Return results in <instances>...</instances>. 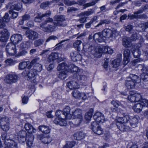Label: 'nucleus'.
Listing matches in <instances>:
<instances>
[{"mask_svg":"<svg viewBox=\"0 0 148 148\" xmlns=\"http://www.w3.org/2000/svg\"><path fill=\"white\" fill-rule=\"evenodd\" d=\"M42 65L39 63L36 64L34 66V69L36 71H41L42 69Z\"/></svg>","mask_w":148,"mask_h":148,"instance_id":"864d4df0","label":"nucleus"},{"mask_svg":"<svg viewBox=\"0 0 148 148\" xmlns=\"http://www.w3.org/2000/svg\"><path fill=\"white\" fill-rule=\"evenodd\" d=\"M34 137V136L31 134L30 136H28L26 138V143L27 145L29 147H31L33 143Z\"/></svg>","mask_w":148,"mask_h":148,"instance_id":"72a5a7b5","label":"nucleus"},{"mask_svg":"<svg viewBox=\"0 0 148 148\" xmlns=\"http://www.w3.org/2000/svg\"><path fill=\"white\" fill-rule=\"evenodd\" d=\"M115 31L109 29H105L102 31V34L106 38H109L114 37Z\"/></svg>","mask_w":148,"mask_h":148,"instance_id":"9d476101","label":"nucleus"},{"mask_svg":"<svg viewBox=\"0 0 148 148\" xmlns=\"http://www.w3.org/2000/svg\"><path fill=\"white\" fill-rule=\"evenodd\" d=\"M85 136L86 134L82 132H77L74 134L75 139L78 140H80L84 139Z\"/></svg>","mask_w":148,"mask_h":148,"instance_id":"aec40b11","label":"nucleus"},{"mask_svg":"<svg viewBox=\"0 0 148 148\" xmlns=\"http://www.w3.org/2000/svg\"><path fill=\"white\" fill-rule=\"evenodd\" d=\"M26 132L25 131L21 130L18 132L17 133V137H21L25 136Z\"/></svg>","mask_w":148,"mask_h":148,"instance_id":"bf43d9fd","label":"nucleus"},{"mask_svg":"<svg viewBox=\"0 0 148 148\" xmlns=\"http://www.w3.org/2000/svg\"><path fill=\"white\" fill-rule=\"evenodd\" d=\"M141 70L142 71H145L146 73H144L141 75V78L145 81H148V67H143Z\"/></svg>","mask_w":148,"mask_h":148,"instance_id":"b1692460","label":"nucleus"},{"mask_svg":"<svg viewBox=\"0 0 148 148\" xmlns=\"http://www.w3.org/2000/svg\"><path fill=\"white\" fill-rule=\"evenodd\" d=\"M111 103L116 108H118L119 106H122V105L119 101L113 100L111 101Z\"/></svg>","mask_w":148,"mask_h":148,"instance_id":"e2e57ef3","label":"nucleus"},{"mask_svg":"<svg viewBox=\"0 0 148 148\" xmlns=\"http://www.w3.org/2000/svg\"><path fill=\"white\" fill-rule=\"evenodd\" d=\"M9 123L3 125L1 126V127L3 131L6 132L8 131L9 129Z\"/></svg>","mask_w":148,"mask_h":148,"instance_id":"680f3d73","label":"nucleus"},{"mask_svg":"<svg viewBox=\"0 0 148 148\" xmlns=\"http://www.w3.org/2000/svg\"><path fill=\"white\" fill-rule=\"evenodd\" d=\"M79 83L75 79V80L71 81L67 83V86L71 89H73L78 88Z\"/></svg>","mask_w":148,"mask_h":148,"instance_id":"dca6fc26","label":"nucleus"},{"mask_svg":"<svg viewBox=\"0 0 148 148\" xmlns=\"http://www.w3.org/2000/svg\"><path fill=\"white\" fill-rule=\"evenodd\" d=\"M10 34L8 30L4 29L0 32V41L2 42H5L8 38Z\"/></svg>","mask_w":148,"mask_h":148,"instance_id":"423d86ee","label":"nucleus"},{"mask_svg":"<svg viewBox=\"0 0 148 148\" xmlns=\"http://www.w3.org/2000/svg\"><path fill=\"white\" fill-rule=\"evenodd\" d=\"M58 58V53H51L49 56L48 60L50 62H52Z\"/></svg>","mask_w":148,"mask_h":148,"instance_id":"bb28decb","label":"nucleus"},{"mask_svg":"<svg viewBox=\"0 0 148 148\" xmlns=\"http://www.w3.org/2000/svg\"><path fill=\"white\" fill-rule=\"evenodd\" d=\"M123 116L122 117H119L117 119L118 123H127L129 120V117L128 115L123 113Z\"/></svg>","mask_w":148,"mask_h":148,"instance_id":"6ab92c4d","label":"nucleus"},{"mask_svg":"<svg viewBox=\"0 0 148 148\" xmlns=\"http://www.w3.org/2000/svg\"><path fill=\"white\" fill-rule=\"evenodd\" d=\"M52 2L51 1H47L42 3L40 5V7L42 8L45 9L50 5Z\"/></svg>","mask_w":148,"mask_h":148,"instance_id":"09e8293b","label":"nucleus"},{"mask_svg":"<svg viewBox=\"0 0 148 148\" xmlns=\"http://www.w3.org/2000/svg\"><path fill=\"white\" fill-rule=\"evenodd\" d=\"M53 21V19L49 17L45 21L41 23L40 25H46L48 23H52Z\"/></svg>","mask_w":148,"mask_h":148,"instance_id":"603ef678","label":"nucleus"},{"mask_svg":"<svg viewBox=\"0 0 148 148\" xmlns=\"http://www.w3.org/2000/svg\"><path fill=\"white\" fill-rule=\"evenodd\" d=\"M135 84L133 81H132L127 77L125 80V86L128 89H131L134 88Z\"/></svg>","mask_w":148,"mask_h":148,"instance_id":"5701e85b","label":"nucleus"},{"mask_svg":"<svg viewBox=\"0 0 148 148\" xmlns=\"http://www.w3.org/2000/svg\"><path fill=\"white\" fill-rule=\"evenodd\" d=\"M75 145V143L73 142H68L63 147V148H72Z\"/></svg>","mask_w":148,"mask_h":148,"instance_id":"8fccbe9b","label":"nucleus"},{"mask_svg":"<svg viewBox=\"0 0 148 148\" xmlns=\"http://www.w3.org/2000/svg\"><path fill=\"white\" fill-rule=\"evenodd\" d=\"M4 143L8 148H17V143L12 140H6L4 141Z\"/></svg>","mask_w":148,"mask_h":148,"instance_id":"2eb2a0df","label":"nucleus"},{"mask_svg":"<svg viewBox=\"0 0 148 148\" xmlns=\"http://www.w3.org/2000/svg\"><path fill=\"white\" fill-rule=\"evenodd\" d=\"M93 116L95 121L99 123H103L105 120L103 114L99 112H96Z\"/></svg>","mask_w":148,"mask_h":148,"instance_id":"1a4fd4ad","label":"nucleus"},{"mask_svg":"<svg viewBox=\"0 0 148 148\" xmlns=\"http://www.w3.org/2000/svg\"><path fill=\"white\" fill-rule=\"evenodd\" d=\"M70 66H71V68H70V69L73 73L75 72L76 73L74 75H76V73L79 71H81L82 70L79 69L78 67L74 65V64H71Z\"/></svg>","mask_w":148,"mask_h":148,"instance_id":"37998d69","label":"nucleus"},{"mask_svg":"<svg viewBox=\"0 0 148 148\" xmlns=\"http://www.w3.org/2000/svg\"><path fill=\"white\" fill-rule=\"evenodd\" d=\"M134 95L135 98H136V102L140 101L141 102L142 100L145 99H142L141 96L139 94L135 93Z\"/></svg>","mask_w":148,"mask_h":148,"instance_id":"5fc2aeb1","label":"nucleus"},{"mask_svg":"<svg viewBox=\"0 0 148 148\" xmlns=\"http://www.w3.org/2000/svg\"><path fill=\"white\" fill-rule=\"evenodd\" d=\"M18 79L17 75L15 74H9L5 77L4 81L8 84H12L16 82Z\"/></svg>","mask_w":148,"mask_h":148,"instance_id":"20e7f679","label":"nucleus"},{"mask_svg":"<svg viewBox=\"0 0 148 148\" xmlns=\"http://www.w3.org/2000/svg\"><path fill=\"white\" fill-rule=\"evenodd\" d=\"M37 138L45 144H48L50 143L52 140L51 138L49 136H44L43 134L38 135L37 136Z\"/></svg>","mask_w":148,"mask_h":148,"instance_id":"f8f14e48","label":"nucleus"},{"mask_svg":"<svg viewBox=\"0 0 148 148\" xmlns=\"http://www.w3.org/2000/svg\"><path fill=\"white\" fill-rule=\"evenodd\" d=\"M128 99L131 102H136V98L134 95H130L128 97Z\"/></svg>","mask_w":148,"mask_h":148,"instance_id":"338daca9","label":"nucleus"},{"mask_svg":"<svg viewBox=\"0 0 148 148\" xmlns=\"http://www.w3.org/2000/svg\"><path fill=\"white\" fill-rule=\"evenodd\" d=\"M79 10V9L77 8L73 7H70L68 8L67 12L69 13H72Z\"/></svg>","mask_w":148,"mask_h":148,"instance_id":"0e129e2a","label":"nucleus"},{"mask_svg":"<svg viewBox=\"0 0 148 148\" xmlns=\"http://www.w3.org/2000/svg\"><path fill=\"white\" fill-rule=\"evenodd\" d=\"M124 59L123 60V64L126 65L130 61V51L128 49H126L123 51Z\"/></svg>","mask_w":148,"mask_h":148,"instance_id":"ddd939ff","label":"nucleus"},{"mask_svg":"<svg viewBox=\"0 0 148 148\" xmlns=\"http://www.w3.org/2000/svg\"><path fill=\"white\" fill-rule=\"evenodd\" d=\"M40 58H36L33 59L31 61V64L32 65L33 64L35 65L37 63H39L40 62Z\"/></svg>","mask_w":148,"mask_h":148,"instance_id":"69168bd1","label":"nucleus"},{"mask_svg":"<svg viewBox=\"0 0 148 148\" xmlns=\"http://www.w3.org/2000/svg\"><path fill=\"white\" fill-rule=\"evenodd\" d=\"M54 122L56 124L59 125L60 126H65L66 125V122L62 118L58 117L55 119Z\"/></svg>","mask_w":148,"mask_h":148,"instance_id":"4be33fe9","label":"nucleus"},{"mask_svg":"<svg viewBox=\"0 0 148 148\" xmlns=\"http://www.w3.org/2000/svg\"><path fill=\"white\" fill-rule=\"evenodd\" d=\"M143 100V99H142L141 100V103H137L136 104L133 106V109L135 112L138 113L142 109V106H144L142 104V101Z\"/></svg>","mask_w":148,"mask_h":148,"instance_id":"a878e982","label":"nucleus"},{"mask_svg":"<svg viewBox=\"0 0 148 148\" xmlns=\"http://www.w3.org/2000/svg\"><path fill=\"white\" fill-rule=\"evenodd\" d=\"M43 42V40L39 39L34 42V45L35 47H38L42 45Z\"/></svg>","mask_w":148,"mask_h":148,"instance_id":"3c124183","label":"nucleus"},{"mask_svg":"<svg viewBox=\"0 0 148 148\" xmlns=\"http://www.w3.org/2000/svg\"><path fill=\"white\" fill-rule=\"evenodd\" d=\"M139 26L142 28V29L145 30V28H148V22L145 23H141L139 24Z\"/></svg>","mask_w":148,"mask_h":148,"instance_id":"774afa93","label":"nucleus"},{"mask_svg":"<svg viewBox=\"0 0 148 148\" xmlns=\"http://www.w3.org/2000/svg\"><path fill=\"white\" fill-rule=\"evenodd\" d=\"M127 77L132 81H133L135 83H138L140 82V78L135 75L130 74L129 76Z\"/></svg>","mask_w":148,"mask_h":148,"instance_id":"473e14b6","label":"nucleus"},{"mask_svg":"<svg viewBox=\"0 0 148 148\" xmlns=\"http://www.w3.org/2000/svg\"><path fill=\"white\" fill-rule=\"evenodd\" d=\"M97 122L96 121L92 122L90 128L95 134L99 135L103 134V131Z\"/></svg>","mask_w":148,"mask_h":148,"instance_id":"7ed1b4c3","label":"nucleus"},{"mask_svg":"<svg viewBox=\"0 0 148 148\" xmlns=\"http://www.w3.org/2000/svg\"><path fill=\"white\" fill-rule=\"evenodd\" d=\"M82 42L81 40H77L75 41L73 44V47L78 51H80L81 50L80 45Z\"/></svg>","mask_w":148,"mask_h":148,"instance_id":"4c0bfd02","label":"nucleus"},{"mask_svg":"<svg viewBox=\"0 0 148 148\" xmlns=\"http://www.w3.org/2000/svg\"><path fill=\"white\" fill-rule=\"evenodd\" d=\"M57 69L58 71H62L64 70L68 71V67L65 63L63 62L58 65Z\"/></svg>","mask_w":148,"mask_h":148,"instance_id":"2f4dec72","label":"nucleus"},{"mask_svg":"<svg viewBox=\"0 0 148 148\" xmlns=\"http://www.w3.org/2000/svg\"><path fill=\"white\" fill-rule=\"evenodd\" d=\"M1 19L3 20V21L5 22H8L10 21V17L9 16L8 13H6Z\"/></svg>","mask_w":148,"mask_h":148,"instance_id":"13d9d810","label":"nucleus"},{"mask_svg":"<svg viewBox=\"0 0 148 148\" xmlns=\"http://www.w3.org/2000/svg\"><path fill=\"white\" fill-rule=\"evenodd\" d=\"M132 52L134 57L136 58H138L141 53V51L139 49H136L133 50Z\"/></svg>","mask_w":148,"mask_h":148,"instance_id":"79ce46f5","label":"nucleus"},{"mask_svg":"<svg viewBox=\"0 0 148 148\" xmlns=\"http://www.w3.org/2000/svg\"><path fill=\"white\" fill-rule=\"evenodd\" d=\"M36 71L34 69L30 70L28 73H26V77L27 80H29L34 78L36 76Z\"/></svg>","mask_w":148,"mask_h":148,"instance_id":"412c9836","label":"nucleus"},{"mask_svg":"<svg viewBox=\"0 0 148 148\" xmlns=\"http://www.w3.org/2000/svg\"><path fill=\"white\" fill-rule=\"evenodd\" d=\"M116 126L121 131L127 132L130 130V127L123 123H118Z\"/></svg>","mask_w":148,"mask_h":148,"instance_id":"f3484780","label":"nucleus"},{"mask_svg":"<svg viewBox=\"0 0 148 148\" xmlns=\"http://www.w3.org/2000/svg\"><path fill=\"white\" fill-rule=\"evenodd\" d=\"M25 35L27 38L31 40H34L38 38V34L36 32L33 31H27Z\"/></svg>","mask_w":148,"mask_h":148,"instance_id":"39448f33","label":"nucleus"},{"mask_svg":"<svg viewBox=\"0 0 148 148\" xmlns=\"http://www.w3.org/2000/svg\"><path fill=\"white\" fill-rule=\"evenodd\" d=\"M139 119V117L137 116H136L131 119L130 120V122L131 126L134 128L136 127V125L138 123Z\"/></svg>","mask_w":148,"mask_h":148,"instance_id":"cd10ccee","label":"nucleus"},{"mask_svg":"<svg viewBox=\"0 0 148 148\" xmlns=\"http://www.w3.org/2000/svg\"><path fill=\"white\" fill-rule=\"evenodd\" d=\"M28 53L27 49H21L18 53L17 56H23L26 55Z\"/></svg>","mask_w":148,"mask_h":148,"instance_id":"a18cd8bd","label":"nucleus"},{"mask_svg":"<svg viewBox=\"0 0 148 148\" xmlns=\"http://www.w3.org/2000/svg\"><path fill=\"white\" fill-rule=\"evenodd\" d=\"M71 115L73 116L74 118L80 117V120L81 119L82 111L79 109H77L75 110L74 112H72Z\"/></svg>","mask_w":148,"mask_h":148,"instance_id":"f704fd0d","label":"nucleus"},{"mask_svg":"<svg viewBox=\"0 0 148 148\" xmlns=\"http://www.w3.org/2000/svg\"><path fill=\"white\" fill-rule=\"evenodd\" d=\"M22 40V36L20 34H16L12 35L10 38L11 41L15 44H17Z\"/></svg>","mask_w":148,"mask_h":148,"instance_id":"9b49d317","label":"nucleus"},{"mask_svg":"<svg viewBox=\"0 0 148 148\" xmlns=\"http://www.w3.org/2000/svg\"><path fill=\"white\" fill-rule=\"evenodd\" d=\"M74 77L79 84L83 83L87 79V73L82 70L79 71L76 75H74Z\"/></svg>","mask_w":148,"mask_h":148,"instance_id":"f257e3e1","label":"nucleus"},{"mask_svg":"<svg viewBox=\"0 0 148 148\" xmlns=\"http://www.w3.org/2000/svg\"><path fill=\"white\" fill-rule=\"evenodd\" d=\"M8 118L6 117L0 118V125L1 126L3 125L9 123Z\"/></svg>","mask_w":148,"mask_h":148,"instance_id":"58836bf2","label":"nucleus"},{"mask_svg":"<svg viewBox=\"0 0 148 148\" xmlns=\"http://www.w3.org/2000/svg\"><path fill=\"white\" fill-rule=\"evenodd\" d=\"M111 21L110 20L108 19H104L100 21L99 23L95 27L97 28V27H100L103 25L104 24H108L110 23Z\"/></svg>","mask_w":148,"mask_h":148,"instance_id":"c9c22d12","label":"nucleus"},{"mask_svg":"<svg viewBox=\"0 0 148 148\" xmlns=\"http://www.w3.org/2000/svg\"><path fill=\"white\" fill-rule=\"evenodd\" d=\"M99 0H94L92 2L84 4V6L86 7H88L93 5Z\"/></svg>","mask_w":148,"mask_h":148,"instance_id":"4d7b16f0","label":"nucleus"},{"mask_svg":"<svg viewBox=\"0 0 148 148\" xmlns=\"http://www.w3.org/2000/svg\"><path fill=\"white\" fill-rule=\"evenodd\" d=\"M130 38L129 37H124L123 39V45L125 47L127 48L130 47L131 45Z\"/></svg>","mask_w":148,"mask_h":148,"instance_id":"393cba45","label":"nucleus"},{"mask_svg":"<svg viewBox=\"0 0 148 148\" xmlns=\"http://www.w3.org/2000/svg\"><path fill=\"white\" fill-rule=\"evenodd\" d=\"M29 62H23L19 63L18 65V68L20 70H23L26 68Z\"/></svg>","mask_w":148,"mask_h":148,"instance_id":"a19ab883","label":"nucleus"},{"mask_svg":"<svg viewBox=\"0 0 148 148\" xmlns=\"http://www.w3.org/2000/svg\"><path fill=\"white\" fill-rule=\"evenodd\" d=\"M25 128L27 132L30 134L35 133L36 131V130L33 128L32 125L29 123L25 124Z\"/></svg>","mask_w":148,"mask_h":148,"instance_id":"c85d7f7f","label":"nucleus"},{"mask_svg":"<svg viewBox=\"0 0 148 148\" xmlns=\"http://www.w3.org/2000/svg\"><path fill=\"white\" fill-rule=\"evenodd\" d=\"M38 129L42 132L44 134L49 133L50 132V129L49 127L45 125L40 126L38 127Z\"/></svg>","mask_w":148,"mask_h":148,"instance_id":"7c9ffc66","label":"nucleus"},{"mask_svg":"<svg viewBox=\"0 0 148 148\" xmlns=\"http://www.w3.org/2000/svg\"><path fill=\"white\" fill-rule=\"evenodd\" d=\"M53 18L54 20L56 21L63 22L65 21L64 17L63 16L56 15L54 16Z\"/></svg>","mask_w":148,"mask_h":148,"instance_id":"c03bdc74","label":"nucleus"},{"mask_svg":"<svg viewBox=\"0 0 148 148\" xmlns=\"http://www.w3.org/2000/svg\"><path fill=\"white\" fill-rule=\"evenodd\" d=\"M68 73V71H62L59 72V73L58 74V78L61 79H64L67 77Z\"/></svg>","mask_w":148,"mask_h":148,"instance_id":"e433bc0d","label":"nucleus"},{"mask_svg":"<svg viewBox=\"0 0 148 148\" xmlns=\"http://www.w3.org/2000/svg\"><path fill=\"white\" fill-rule=\"evenodd\" d=\"M28 42H24L21 43L20 45V48L21 49H26L28 47Z\"/></svg>","mask_w":148,"mask_h":148,"instance_id":"052dcab7","label":"nucleus"},{"mask_svg":"<svg viewBox=\"0 0 148 148\" xmlns=\"http://www.w3.org/2000/svg\"><path fill=\"white\" fill-rule=\"evenodd\" d=\"M71 108L68 106H66L63 109L62 114L65 116L66 119H70L71 118V114H70Z\"/></svg>","mask_w":148,"mask_h":148,"instance_id":"a211bd4d","label":"nucleus"},{"mask_svg":"<svg viewBox=\"0 0 148 148\" xmlns=\"http://www.w3.org/2000/svg\"><path fill=\"white\" fill-rule=\"evenodd\" d=\"M21 8V5L20 4H14L11 6L10 8L11 10H14L19 11L20 10Z\"/></svg>","mask_w":148,"mask_h":148,"instance_id":"49530a36","label":"nucleus"},{"mask_svg":"<svg viewBox=\"0 0 148 148\" xmlns=\"http://www.w3.org/2000/svg\"><path fill=\"white\" fill-rule=\"evenodd\" d=\"M88 94L87 93L86 94L85 93L81 92L77 90L73 91L72 92L73 96L75 98L79 99L81 97L82 95H84V96L82 97L83 100H85L87 99V97H90L88 95Z\"/></svg>","mask_w":148,"mask_h":148,"instance_id":"0eeeda50","label":"nucleus"},{"mask_svg":"<svg viewBox=\"0 0 148 148\" xmlns=\"http://www.w3.org/2000/svg\"><path fill=\"white\" fill-rule=\"evenodd\" d=\"M45 26L40 25V29L47 33H51L55 31V26L54 25L48 24L47 26L45 27Z\"/></svg>","mask_w":148,"mask_h":148,"instance_id":"6e6552de","label":"nucleus"},{"mask_svg":"<svg viewBox=\"0 0 148 148\" xmlns=\"http://www.w3.org/2000/svg\"><path fill=\"white\" fill-rule=\"evenodd\" d=\"M131 41L136 40L139 38V35L136 33L133 34L129 38Z\"/></svg>","mask_w":148,"mask_h":148,"instance_id":"de8ad7c7","label":"nucleus"},{"mask_svg":"<svg viewBox=\"0 0 148 148\" xmlns=\"http://www.w3.org/2000/svg\"><path fill=\"white\" fill-rule=\"evenodd\" d=\"M93 38L95 41H97L99 42H102L105 40V37L100 32L95 33L94 34Z\"/></svg>","mask_w":148,"mask_h":148,"instance_id":"4468645a","label":"nucleus"},{"mask_svg":"<svg viewBox=\"0 0 148 148\" xmlns=\"http://www.w3.org/2000/svg\"><path fill=\"white\" fill-rule=\"evenodd\" d=\"M57 22H53V23L54 26H55V28L56 27V26H65L66 25L65 23H64L62 22H61L60 21H57Z\"/></svg>","mask_w":148,"mask_h":148,"instance_id":"6e6d98bb","label":"nucleus"},{"mask_svg":"<svg viewBox=\"0 0 148 148\" xmlns=\"http://www.w3.org/2000/svg\"><path fill=\"white\" fill-rule=\"evenodd\" d=\"M120 58L114 60L112 62V66L113 68H117L120 65V63L121 60V54H119Z\"/></svg>","mask_w":148,"mask_h":148,"instance_id":"c756f323","label":"nucleus"},{"mask_svg":"<svg viewBox=\"0 0 148 148\" xmlns=\"http://www.w3.org/2000/svg\"><path fill=\"white\" fill-rule=\"evenodd\" d=\"M6 50L8 53L11 56L14 55L16 53V46L15 44L10 43L6 46Z\"/></svg>","mask_w":148,"mask_h":148,"instance_id":"f03ea898","label":"nucleus"},{"mask_svg":"<svg viewBox=\"0 0 148 148\" xmlns=\"http://www.w3.org/2000/svg\"><path fill=\"white\" fill-rule=\"evenodd\" d=\"M93 114V112L92 110H89L85 114V119L88 121H90Z\"/></svg>","mask_w":148,"mask_h":148,"instance_id":"ea45409f","label":"nucleus"}]
</instances>
